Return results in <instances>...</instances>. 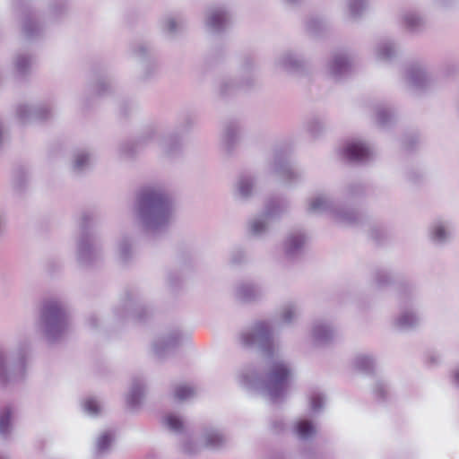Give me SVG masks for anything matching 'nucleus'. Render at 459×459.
<instances>
[{
    "instance_id": "1",
    "label": "nucleus",
    "mask_w": 459,
    "mask_h": 459,
    "mask_svg": "<svg viewBox=\"0 0 459 459\" xmlns=\"http://www.w3.org/2000/svg\"><path fill=\"white\" fill-rule=\"evenodd\" d=\"M274 325L272 319H258L240 332L241 345L257 350L270 363L264 376L254 367L244 368L238 375V383L245 389L265 395L276 403L287 397L293 370L289 362L280 358Z\"/></svg>"
},
{
    "instance_id": "2",
    "label": "nucleus",
    "mask_w": 459,
    "mask_h": 459,
    "mask_svg": "<svg viewBox=\"0 0 459 459\" xmlns=\"http://www.w3.org/2000/svg\"><path fill=\"white\" fill-rule=\"evenodd\" d=\"M134 212L138 228L150 239L165 236L173 221L172 200L161 187L143 188L136 196Z\"/></svg>"
},
{
    "instance_id": "3",
    "label": "nucleus",
    "mask_w": 459,
    "mask_h": 459,
    "mask_svg": "<svg viewBox=\"0 0 459 459\" xmlns=\"http://www.w3.org/2000/svg\"><path fill=\"white\" fill-rule=\"evenodd\" d=\"M38 333L50 344L62 340L69 327V314L65 304L57 299H45L35 324Z\"/></svg>"
},
{
    "instance_id": "4",
    "label": "nucleus",
    "mask_w": 459,
    "mask_h": 459,
    "mask_svg": "<svg viewBox=\"0 0 459 459\" xmlns=\"http://www.w3.org/2000/svg\"><path fill=\"white\" fill-rule=\"evenodd\" d=\"M30 350L27 340L14 348L0 346V388H11L25 379Z\"/></svg>"
},
{
    "instance_id": "5",
    "label": "nucleus",
    "mask_w": 459,
    "mask_h": 459,
    "mask_svg": "<svg viewBox=\"0 0 459 459\" xmlns=\"http://www.w3.org/2000/svg\"><path fill=\"white\" fill-rule=\"evenodd\" d=\"M92 214L83 212L79 221V233L75 238V258L84 268L96 265L103 258L100 236L91 226Z\"/></svg>"
},
{
    "instance_id": "6",
    "label": "nucleus",
    "mask_w": 459,
    "mask_h": 459,
    "mask_svg": "<svg viewBox=\"0 0 459 459\" xmlns=\"http://www.w3.org/2000/svg\"><path fill=\"white\" fill-rule=\"evenodd\" d=\"M290 209V202L283 197H271L264 203V209L252 216L247 223V234L257 239L265 238L272 230L273 223Z\"/></svg>"
},
{
    "instance_id": "7",
    "label": "nucleus",
    "mask_w": 459,
    "mask_h": 459,
    "mask_svg": "<svg viewBox=\"0 0 459 459\" xmlns=\"http://www.w3.org/2000/svg\"><path fill=\"white\" fill-rule=\"evenodd\" d=\"M419 292L411 284H404L399 290V314L394 318L393 325L400 331H411L420 326L421 317L418 311Z\"/></svg>"
},
{
    "instance_id": "8",
    "label": "nucleus",
    "mask_w": 459,
    "mask_h": 459,
    "mask_svg": "<svg viewBox=\"0 0 459 459\" xmlns=\"http://www.w3.org/2000/svg\"><path fill=\"white\" fill-rule=\"evenodd\" d=\"M307 211L312 213L329 214L336 222L346 226L358 224L360 218L357 211L340 206L325 194H320L311 198Z\"/></svg>"
},
{
    "instance_id": "9",
    "label": "nucleus",
    "mask_w": 459,
    "mask_h": 459,
    "mask_svg": "<svg viewBox=\"0 0 459 459\" xmlns=\"http://www.w3.org/2000/svg\"><path fill=\"white\" fill-rule=\"evenodd\" d=\"M149 143H153L164 156L169 158L176 156L182 147L180 137L175 134H165L160 124H152L143 129L139 144Z\"/></svg>"
},
{
    "instance_id": "10",
    "label": "nucleus",
    "mask_w": 459,
    "mask_h": 459,
    "mask_svg": "<svg viewBox=\"0 0 459 459\" xmlns=\"http://www.w3.org/2000/svg\"><path fill=\"white\" fill-rule=\"evenodd\" d=\"M14 11L19 20L22 37L29 43L44 39L46 29L37 12L27 3L19 1L14 4Z\"/></svg>"
},
{
    "instance_id": "11",
    "label": "nucleus",
    "mask_w": 459,
    "mask_h": 459,
    "mask_svg": "<svg viewBox=\"0 0 459 459\" xmlns=\"http://www.w3.org/2000/svg\"><path fill=\"white\" fill-rule=\"evenodd\" d=\"M403 78L409 89L419 94L428 93L437 85V76L434 71L423 61L408 64Z\"/></svg>"
},
{
    "instance_id": "12",
    "label": "nucleus",
    "mask_w": 459,
    "mask_h": 459,
    "mask_svg": "<svg viewBox=\"0 0 459 459\" xmlns=\"http://www.w3.org/2000/svg\"><path fill=\"white\" fill-rule=\"evenodd\" d=\"M255 81V64L250 56H245L239 67V79L236 81L231 77L221 78L217 85V91L221 96H227L235 92L238 88H247Z\"/></svg>"
},
{
    "instance_id": "13",
    "label": "nucleus",
    "mask_w": 459,
    "mask_h": 459,
    "mask_svg": "<svg viewBox=\"0 0 459 459\" xmlns=\"http://www.w3.org/2000/svg\"><path fill=\"white\" fill-rule=\"evenodd\" d=\"M132 56L140 65L139 79L148 82L157 77L160 70L152 48L146 42H136L131 46Z\"/></svg>"
},
{
    "instance_id": "14",
    "label": "nucleus",
    "mask_w": 459,
    "mask_h": 459,
    "mask_svg": "<svg viewBox=\"0 0 459 459\" xmlns=\"http://www.w3.org/2000/svg\"><path fill=\"white\" fill-rule=\"evenodd\" d=\"M267 170L288 183L302 179L304 171L291 163L290 157L282 152H275L268 161Z\"/></svg>"
},
{
    "instance_id": "15",
    "label": "nucleus",
    "mask_w": 459,
    "mask_h": 459,
    "mask_svg": "<svg viewBox=\"0 0 459 459\" xmlns=\"http://www.w3.org/2000/svg\"><path fill=\"white\" fill-rule=\"evenodd\" d=\"M186 335L178 328L158 334L151 344L152 355L159 360L167 358L182 343Z\"/></svg>"
},
{
    "instance_id": "16",
    "label": "nucleus",
    "mask_w": 459,
    "mask_h": 459,
    "mask_svg": "<svg viewBox=\"0 0 459 459\" xmlns=\"http://www.w3.org/2000/svg\"><path fill=\"white\" fill-rule=\"evenodd\" d=\"M54 115V108L49 103L34 105L22 103L16 108V117L22 124L33 121H47Z\"/></svg>"
},
{
    "instance_id": "17",
    "label": "nucleus",
    "mask_w": 459,
    "mask_h": 459,
    "mask_svg": "<svg viewBox=\"0 0 459 459\" xmlns=\"http://www.w3.org/2000/svg\"><path fill=\"white\" fill-rule=\"evenodd\" d=\"M230 24V13L224 5H213L205 11L206 30L213 35L224 32Z\"/></svg>"
},
{
    "instance_id": "18",
    "label": "nucleus",
    "mask_w": 459,
    "mask_h": 459,
    "mask_svg": "<svg viewBox=\"0 0 459 459\" xmlns=\"http://www.w3.org/2000/svg\"><path fill=\"white\" fill-rule=\"evenodd\" d=\"M342 155L350 162L367 163L373 159L374 151L364 142L351 141L342 148Z\"/></svg>"
},
{
    "instance_id": "19",
    "label": "nucleus",
    "mask_w": 459,
    "mask_h": 459,
    "mask_svg": "<svg viewBox=\"0 0 459 459\" xmlns=\"http://www.w3.org/2000/svg\"><path fill=\"white\" fill-rule=\"evenodd\" d=\"M307 65V60L292 50H285L274 59V66L288 73H302L306 70Z\"/></svg>"
},
{
    "instance_id": "20",
    "label": "nucleus",
    "mask_w": 459,
    "mask_h": 459,
    "mask_svg": "<svg viewBox=\"0 0 459 459\" xmlns=\"http://www.w3.org/2000/svg\"><path fill=\"white\" fill-rule=\"evenodd\" d=\"M352 58L346 52H338L333 55L327 64L329 75L334 80H341L351 73Z\"/></svg>"
},
{
    "instance_id": "21",
    "label": "nucleus",
    "mask_w": 459,
    "mask_h": 459,
    "mask_svg": "<svg viewBox=\"0 0 459 459\" xmlns=\"http://www.w3.org/2000/svg\"><path fill=\"white\" fill-rule=\"evenodd\" d=\"M147 393L146 384L143 377L133 378L126 397V408L131 411H138L143 404Z\"/></svg>"
},
{
    "instance_id": "22",
    "label": "nucleus",
    "mask_w": 459,
    "mask_h": 459,
    "mask_svg": "<svg viewBox=\"0 0 459 459\" xmlns=\"http://www.w3.org/2000/svg\"><path fill=\"white\" fill-rule=\"evenodd\" d=\"M307 238L300 231L290 232L282 244L284 255L287 259L294 260L302 255Z\"/></svg>"
},
{
    "instance_id": "23",
    "label": "nucleus",
    "mask_w": 459,
    "mask_h": 459,
    "mask_svg": "<svg viewBox=\"0 0 459 459\" xmlns=\"http://www.w3.org/2000/svg\"><path fill=\"white\" fill-rule=\"evenodd\" d=\"M200 440L204 447L211 450H218L226 446L228 439L220 429L213 426H206L203 429Z\"/></svg>"
},
{
    "instance_id": "24",
    "label": "nucleus",
    "mask_w": 459,
    "mask_h": 459,
    "mask_svg": "<svg viewBox=\"0 0 459 459\" xmlns=\"http://www.w3.org/2000/svg\"><path fill=\"white\" fill-rule=\"evenodd\" d=\"M311 336L316 344L325 345L333 341L335 329L328 321L318 319L312 325Z\"/></svg>"
},
{
    "instance_id": "25",
    "label": "nucleus",
    "mask_w": 459,
    "mask_h": 459,
    "mask_svg": "<svg viewBox=\"0 0 459 459\" xmlns=\"http://www.w3.org/2000/svg\"><path fill=\"white\" fill-rule=\"evenodd\" d=\"M255 186V178L248 174H243L237 179L234 189L233 196L239 201H248L254 195Z\"/></svg>"
},
{
    "instance_id": "26",
    "label": "nucleus",
    "mask_w": 459,
    "mask_h": 459,
    "mask_svg": "<svg viewBox=\"0 0 459 459\" xmlns=\"http://www.w3.org/2000/svg\"><path fill=\"white\" fill-rule=\"evenodd\" d=\"M16 408L13 404H6L0 409V437L10 439L14 429Z\"/></svg>"
},
{
    "instance_id": "27",
    "label": "nucleus",
    "mask_w": 459,
    "mask_h": 459,
    "mask_svg": "<svg viewBox=\"0 0 459 459\" xmlns=\"http://www.w3.org/2000/svg\"><path fill=\"white\" fill-rule=\"evenodd\" d=\"M374 119L377 125L382 128H388L396 121L394 109L383 102L375 103L372 107Z\"/></svg>"
},
{
    "instance_id": "28",
    "label": "nucleus",
    "mask_w": 459,
    "mask_h": 459,
    "mask_svg": "<svg viewBox=\"0 0 459 459\" xmlns=\"http://www.w3.org/2000/svg\"><path fill=\"white\" fill-rule=\"evenodd\" d=\"M240 131V126L237 121H229L225 123L221 136V144L222 149L227 152L230 153L236 147L238 142V134Z\"/></svg>"
},
{
    "instance_id": "29",
    "label": "nucleus",
    "mask_w": 459,
    "mask_h": 459,
    "mask_svg": "<svg viewBox=\"0 0 459 459\" xmlns=\"http://www.w3.org/2000/svg\"><path fill=\"white\" fill-rule=\"evenodd\" d=\"M429 237L431 242L437 246L448 242L451 237L449 222L441 220L435 221L429 227Z\"/></svg>"
},
{
    "instance_id": "30",
    "label": "nucleus",
    "mask_w": 459,
    "mask_h": 459,
    "mask_svg": "<svg viewBox=\"0 0 459 459\" xmlns=\"http://www.w3.org/2000/svg\"><path fill=\"white\" fill-rule=\"evenodd\" d=\"M264 294L262 288L255 283L243 281L237 285L235 296L243 302H252L260 299Z\"/></svg>"
},
{
    "instance_id": "31",
    "label": "nucleus",
    "mask_w": 459,
    "mask_h": 459,
    "mask_svg": "<svg viewBox=\"0 0 459 459\" xmlns=\"http://www.w3.org/2000/svg\"><path fill=\"white\" fill-rule=\"evenodd\" d=\"M397 45L391 39L380 40L375 48V55L377 60L390 62L398 55Z\"/></svg>"
},
{
    "instance_id": "32",
    "label": "nucleus",
    "mask_w": 459,
    "mask_h": 459,
    "mask_svg": "<svg viewBox=\"0 0 459 459\" xmlns=\"http://www.w3.org/2000/svg\"><path fill=\"white\" fill-rule=\"evenodd\" d=\"M316 427L314 422L306 418L298 420L293 427L294 435L302 441L311 440L316 437Z\"/></svg>"
},
{
    "instance_id": "33",
    "label": "nucleus",
    "mask_w": 459,
    "mask_h": 459,
    "mask_svg": "<svg viewBox=\"0 0 459 459\" xmlns=\"http://www.w3.org/2000/svg\"><path fill=\"white\" fill-rule=\"evenodd\" d=\"M404 27L411 32H420L426 26V19L416 10H408L402 14Z\"/></svg>"
},
{
    "instance_id": "34",
    "label": "nucleus",
    "mask_w": 459,
    "mask_h": 459,
    "mask_svg": "<svg viewBox=\"0 0 459 459\" xmlns=\"http://www.w3.org/2000/svg\"><path fill=\"white\" fill-rule=\"evenodd\" d=\"M81 408L84 414L91 418L101 416L105 410L103 401L98 396H88L81 401Z\"/></svg>"
},
{
    "instance_id": "35",
    "label": "nucleus",
    "mask_w": 459,
    "mask_h": 459,
    "mask_svg": "<svg viewBox=\"0 0 459 459\" xmlns=\"http://www.w3.org/2000/svg\"><path fill=\"white\" fill-rule=\"evenodd\" d=\"M91 167V153L86 150H78L74 152L72 162L71 171L76 176L82 175Z\"/></svg>"
},
{
    "instance_id": "36",
    "label": "nucleus",
    "mask_w": 459,
    "mask_h": 459,
    "mask_svg": "<svg viewBox=\"0 0 459 459\" xmlns=\"http://www.w3.org/2000/svg\"><path fill=\"white\" fill-rule=\"evenodd\" d=\"M124 312L128 317L139 318L140 320L151 316L152 311L146 306L130 298L124 307Z\"/></svg>"
},
{
    "instance_id": "37",
    "label": "nucleus",
    "mask_w": 459,
    "mask_h": 459,
    "mask_svg": "<svg viewBox=\"0 0 459 459\" xmlns=\"http://www.w3.org/2000/svg\"><path fill=\"white\" fill-rule=\"evenodd\" d=\"M34 62V56L27 52L20 51L16 54L13 65L15 73L20 77L27 76L31 70Z\"/></svg>"
},
{
    "instance_id": "38",
    "label": "nucleus",
    "mask_w": 459,
    "mask_h": 459,
    "mask_svg": "<svg viewBox=\"0 0 459 459\" xmlns=\"http://www.w3.org/2000/svg\"><path fill=\"white\" fill-rule=\"evenodd\" d=\"M300 315L299 306L296 302L285 303L279 312V319L281 324L290 325L294 324Z\"/></svg>"
},
{
    "instance_id": "39",
    "label": "nucleus",
    "mask_w": 459,
    "mask_h": 459,
    "mask_svg": "<svg viewBox=\"0 0 459 459\" xmlns=\"http://www.w3.org/2000/svg\"><path fill=\"white\" fill-rule=\"evenodd\" d=\"M30 173L24 167H18L14 169L12 177V186L19 193L24 192L29 185Z\"/></svg>"
},
{
    "instance_id": "40",
    "label": "nucleus",
    "mask_w": 459,
    "mask_h": 459,
    "mask_svg": "<svg viewBox=\"0 0 459 459\" xmlns=\"http://www.w3.org/2000/svg\"><path fill=\"white\" fill-rule=\"evenodd\" d=\"M353 366L359 371L370 375L374 373L376 361L371 355L359 354L353 359Z\"/></svg>"
},
{
    "instance_id": "41",
    "label": "nucleus",
    "mask_w": 459,
    "mask_h": 459,
    "mask_svg": "<svg viewBox=\"0 0 459 459\" xmlns=\"http://www.w3.org/2000/svg\"><path fill=\"white\" fill-rule=\"evenodd\" d=\"M186 22L182 18L176 19L173 16H166L161 21L162 30L169 34L175 36L181 32L185 28Z\"/></svg>"
},
{
    "instance_id": "42",
    "label": "nucleus",
    "mask_w": 459,
    "mask_h": 459,
    "mask_svg": "<svg viewBox=\"0 0 459 459\" xmlns=\"http://www.w3.org/2000/svg\"><path fill=\"white\" fill-rule=\"evenodd\" d=\"M372 281L377 289L382 290L394 281V275L385 269H377L372 274Z\"/></svg>"
},
{
    "instance_id": "43",
    "label": "nucleus",
    "mask_w": 459,
    "mask_h": 459,
    "mask_svg": "<svg viewBox=\"0 0 459 459\" xmlns=\"http://www.w3.org/2000/svg\"><path fill=\"white\" fill-rule=\"evenodd\" d=\"M304 129L313 138L320 136L325 129L324 121L318 117H311L304 122Z\"/></svg>"
},
{
    "instance_id": "44",
    "label": "nucleus",
    "mask_w": 459,
    "mask_h": 459,
    "mask_svg": "<svg viewBox=\"0 0 459 459\" xmlns=\"http://www.w3.org/2000/svg\"><path fill=\"white\" fill-rule=\"evenodd\" d=\"M163 422L170 431L176 434H181L184 432L185 426L183 420L176 413H168L165 415Z\"/></svg>"
},
{
    "instance_id": "45",
    "label": "nucleus",
    "mask_w": 459,
    "mask_h": 459,
    "mask_svg": "<svg viewBox=\"0 0 459 459\" xmlns=\"http://www.w3.org/2000/svg\"><path fill=\"white\" fill-rule=\"evenodd\" d=\"M372 393L376 399L385 401L390 394V386L385 379L377 378L373 384Z\"/></svg>"
},
{
    "instance_id": "46",
    "label": "nucleus",
    "mask_w": 459,
    "mask_h": 459,
    "mask_svg": "<svg viewBox=\"0 0 459 459\" xmlns=\"http://www.w3.org/2000/svg\"><path fill=\"white\" fill-rule=\"evenodd\" d=\"M326 28V23L319 17H309L306 21V30L313 36H319Z\"/></svg>"
},
{
    "instance_id": "47",
    "label": "nucleus",
    "mask_w": 459,
    "mask_h": 459,
    "mask_svg": "<svg viewBox=\"0 0 459 459\" xmlns=\"http://www.w3.org/2000/svg\"><path fill=\"white\" fill-rule=\"evenodd\" d=\"M113 436L109 431H105L100 434L95 443V450L98 455L105 454L110 447L112 443Z\"/></svg>"
},
{
    "instance_id": "48",
    "label": "nucleus",
    "mask_w": 459,
    "mask_h": 459,
    "mask_svg": "<svg viewBox=\"0 0 459 459\" xmlns=\"http://www.w3.org/2000/svg\"><path fill=\"white\" fill-rule=\"evenodd\" d=\"M348 10L351 17L359 18L368 7L367 0H347Z\"/></svg>"
},
{
    "instance_id": "49",
    "label": "nucleus",
    "mask_w": 459,
    "mask_h": 459,
    "mask_svg": "<svg viewBox=\"0 0 459 459\" xmlns=\"http://www.w3.org/2000/svg\"><path fill=\"white\" fill-rule=\"evenodd\" d=\"M195 394V388L188 385H178L174 389V397L180 402L193 398Z\"/></svg>"
},
{
    "instance_id": "50",
    "label": "nucleus",
    "mask_w": 459,
    "mask_h": 459,
    "mask_svg": "<svg viewBox=\"0 0 459 459\" xmlns=\"http://www.w3.org/2000/svg\"><path fill=\"white\" fill-rule=\"evenodd\" d=\"M132 257V244L129 239L124 238L119 244V258L124 264H126Z\"/></svg>"
},
{
    "instance_id": "51",
    "label": "nucleus",
    "mask_w": 459,
    "mask_h": 459,
    "mask_svg": "<svg viewBox=\"0 0 459 459\" xmlns=\"http://www.w3.org/2000/svg\"><path fill=\"white\" fill-rule=\"evenodd\" d=\"M230 264L237 266L245 264L247 261V254L241 247H235L230 253Z\"/></svg>"
},
{
    "instance_id": "52",
    "label": "nucleus",
    "mask_w": 459,
    "mask_h": 459,
    "mask_svg": "<svg viewBox=\"0 0 459 459\" xmlns=\"http://www.w3.org/2000/svg\"><path fill=\"white\" fill-rule=\"evenodd\" d=\"M325 404V397L321 393H313L310 397V409L315 413L317 414L322 411Z\"/></svg>"
},
{
    "instance_id": "53",
    "label": "nucleus",
    "mask_w": 459,
    "mask_h": 459,
    "mask_svg": "<svg viewBox=\"0 0 459 459\" xmlns=\"http://www.w3.org/2000/svg\"><path fill=\"white\" fill-rule=\"evenodd\" d=\"M67 5L64 0H59L50 6L51 14L56 18L59 19L66 13Z\"/></svg>"
},
{
    "instance_id": "54",
    "label": "nucleus",
    "mask_w": 459,
    "mask_h": 459,
    "mask_svg": "<svg viewBox=\"0 0 459 459\" xmlns=\"http://www.w3.org/2000/svg\"><path fill=\"white\" fill-rule=\"evenodd\" d=\"M110 83L105 78H99L95 85V93L100 96H105L110 91Z\"/></svg>"
},
{
    "instance_id": "55",
    "label": "nucleus",
    "mask_w": 459,
    "mask_h": 459,
    "mask_svg": "<svg viewBox=\"0 0 459 459\" xmlns=\"http://www.w3.org/2000/svg\"><path fill=\"white\" fill-rule=\"evenodd\" d=\"M363 192V186L359 183H351L344 187L343 194L347 197H354Z\"/></svg>"
},
{
    "instance_id": "56",
    "label": "nucleus",
    "mask_w": 459,
    "mask_h": 459,
    "mask_svg": "<svg viewBox=\"0 0 459 459\" xmlns=\"http://www.w3.org/2000/svg\"><path fill=\"white\" fill-rule=\"evenodd\" d=\"M119 113L123 117H127L134 110V104L129 100H120L118 103Z\"/></svg>"
},
{
    "instance_id": "57",
    "label": "nucleus",
    "mask_w": 459,
    "mask_h": 459,
    "mask_svg": "<svg viewBox=\"0 0 459 459\" xmlns=\"http://www.w3.org/2000/svg\"><path fill=\"white\" fill-rule=\"evenodd\" d=\"M419 142V137L416 134L406 135L403 140V144L407 150L412 149Z\"/></svg>"
},
{
    "instance_id": "58",
    "label": "nucleus",
    "mask_w": 459,
    "mask_h": 459,
    "mask_svg": "<svg viewBox=\"0 0 459 459\" xmlns=\"http://www.w3.org/2000/svg\"><path fill=\"white\" fill-rule=\"evenodd\" d=\"M7 216L4 210L0 209V240L6 233Z\"/></svg>"
},
{
    "instance_id": "59",
    "label": "nucleus",
    "mask_w": 459,
    "mask_h": 459,
    "mask_svg": "<svg viewBox=\"0 0 459 459\" xmlns=\"http://www.w3.org/2000/svg\"><path fill=\"white\" fill-rule=\"evenodd\" d=\"M8 142V132L4 124L0 119V151L4 147Z\"/></svg>"
},
{
    "instance_id": "60",
    "label": "nucleus",
    "mask_w": 459,
    "mask_h": 459,
    "mask_svg": "<svg viewBox=\"0 0 459 459\" xmlns=\"http://www.w3.org/2000/svg\"><path fill=\"white\" fill-rule=\"evenodd\" d=\"M182 448H183V451L188 455L197 454L200 450L197 446L192 444L191 442H186L183 445Z\"/></svg>"
},
{
    "instance_id": "61",
    "label": "nucleus",
    "mask_w": 459,
    "mask_h": 459,
    "mask_svg": "<svg viewBox=\"0 0 459 459\" xmlns=\"http://www.w3.org/2000/svg\"><path fill=\"white\" fill-rule=\"evenodd\" d=\"M192 126V120L189 117H186L184 118V121H182L178 126L177 131L178 132H186Z\"/></svg>"
},
{
    "instance_id": "62",
    "label": "nucleus",
    "mask_w": 459,
    "mask_h": 459,
    "mask_svg": "<svg viewBox=\"0 0 459 459\" xmlns=\"http://www.w3.org/2000/svg\"><path fill=\"white\" fill-rule=\"evenodd\" d=\"M168 283L170 287H175L180 281V276L178 273H169L167 276Z\"/></svg>"
},
{
    "instance_id": "63",
    "label": "nucleus",
    "mask_w": 459,
    "mask_h": 459,
    "mask_svg": "<svg viewBox=\"0 0 459 459\" xmlns=\"http://www.w3.org/2000/svg\"><path fill=\"white\" fill-rule=\"evenodd\" d=\"M284 422L281 420H275L271 424V429L274 433H280L284 429Z\"/></svg>"
},
{
    "instance_id": "64",
    "label": "nucleus",
    "mask_w": 459,
    "mask_h": 459,
    "mask_svg": "<svg viewBox=\"0 0 459 459\" xmlns=\"http://www.w3.org/2000/svg\"><path fill=\"white\" fill-rule=\"evenodd\" d=\"M459 72V66L454 64H448L444 67V73L446 75L455 74Z\"/></svg>"
}]
</instances>
